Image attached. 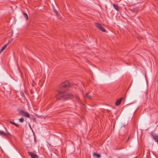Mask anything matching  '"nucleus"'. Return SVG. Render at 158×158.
I'll use <instances>...</instances> for the list:
<instances>
[{
	"label": "nucleus",
	"instance_id": "obj_3",
	"mask_svg": "<svg viewBox=\"0 0 158 158\" xmlns=\"http://www.w3.org/2000/svg\"><path fill=\"white\" fill-rule=\"evenodd\" d=\"M129 10L132 12L136 13L138 10V7L135 5H133L130 7Z\"/></svg>",
	"mask_w": 158,
	"mask_h": 158
},
{
	"label": "nucleus",
	"instance_id": "obj_14",
	"mask_svg": "<svg viewBox=\"0 0 158 158\" xmlns=\"http://www.w3.org/2000/svg\"><path fill=\"white\" fill-rule=\"evenodd\" d=\"M10 123H11V124H12L14 125H15L17 127H19V125L17 124H16V123H15L14 122H10Z\"/></svg>",
	"mask_w": 158,
	"mask_h": 158
},
{
	"label": "nucleus",
	"instance_id": "obj_10",
	"mask_svg": "<svg viewBox=\"0 0 158 158\" xmlns=\"http://www.w3.org/2000/svg\"><path fill=\"white\" fill-rule=\"evenodd\" d=\"M113 6L114 7V8L116 9L117 11H119L120 9L119 7L117 5H116L114 4H113Z\"/></svg>",
	"mask_w": 158,
	"mask_h": 158
},
{
	"label": "nucleus",
	"instance_id": "obj_7",
	"mask_svg": "<svg viewBox=\"0 0 158 158\" xmlns=\"http://www.w3.org/2000/svg\"><path fill=\"white\" fill-rule=\"evenodd\" d=\"M123 98V97H122L119 98L118 100H117L115 102V105L116 106H118L120 104Z\"/></svg>",
	"mask_w": 158,
	"mask_h": 158
},
{
	"label": "nucleus",
	"instance_id": "obj_11",
	"mask_svg": "<svg viewBox=\"0 0 158 158\" xmlns=\"http://www.w3.org/2000/svg\"><path fill=\"white\" fill-rule=\"evenodd\" d=\"M153 138L158 144V136L157 135H153Z\"/></svg>",
	"mask_w": 158,
	"mask_h": 158
},
{
	"label": "nucleus",
	"instance_id": "obj_6",
	"mask_svg": "<svg viewBox=\"0 0 158 158\" xmlns=\"http://www.w3.org/2000/svg\"><path fill=\"white\" fill-rule=\"evenodd\" d=\"M28 153L30 155L32 158H38L39 157L37 155L34 153L32 152H29Z\"/></svg>",
	"mask_w": 158,
	"mask_h": 158
},
{
	"label": "nucleus",
	"instance_id": "obj_5",
	"mask_svg": "<svg viewBox=\"0 0 158 158\" xmlns=\"http://www.w3.org/2000/svg\"><path fill=\"white\" fill-rule=\"evenodd\" d=\"M96 26L99 28L100 30L103 32H106V30L100 24L98 23H96L95 24Z\"/></svg>",
	"mask_w": 158,
	"mask_h": 158
},
{
	"label": "nucleus",
	"instance_id": "obj_1",
	"mask_svg": "<svg viewBox=\"0 0 158 158\" xmlns=\"http://www.w3.org/2000/svg\"><path fill=\"white\" fill-rule=\"evenodd\" d=\"M70 86V84L68 81H66L62 83L60 85V90L58 91V94L56 96V99H66L74 98L75 100L78 102H80L81 100L78 96L77 95H73L69 93H65V91Z\"/></svg>",
	"mask_w": 158,
	"mask_h": 158
},
{
	"label": "nucleus",
	"instance_id": "obj_15",
	"mask_svg": "<svg viewBox=\"0 0 158 158\" xmlns=\"http://www.w3.org/2000/svg\"><path fill=\"white\" fill-rule=\"evenodd\" d=\"M24 120L23 118H21L19 119V121L21 123H23L24 122Z\"/></svg>",
	"mask_w": 158,
	"mask_h": 158
},
{
	"label": "nucleus",
	"instance_id": "obj_12",
	"mask_svg": "<svg viewBox=\"0 0 158 158\" xmlns=\"http://www.w3.org/2000/svg\"><path fill=\"white\" fill-rule=\"evenodd\" d=\"M7 44H6L1 49L0 51V53L2 52L6 47L7 46Z\"/></svg>",
	"mask_w": 158,
	"mask_h": 158
},
{
	"label": "nucleus",
	"instance_id": "obj_9",
	"mask_svg": "<svg viewBox=\"0 0 158 158\" xmlns=\"http://www.w3.org/2000/svg\"><path fill=\"white\" fill-rule=\"evenodd\" d=\"M93 156L94 157H96L97 158H100L101 157V156L100 154H97L95 152L93 153Z\"/></svg>",
	"mask_w": 158,
	"mask_h": 158
},
{
	"label": "nucleus",
	"instance_id": "obj_2",
	"mask_svg": "<svg viewBox=\"0 0 158 158\" xmlns=\"http://www.w3.org/2000/svg\"><path fill=\"white\" fill-rule=\"evenodd\" d=\"M18 110L19 113L21 115L27 118L30 117V114L27 112H25L24 110H21L20 109H18Z\"/></svg>",
	"mask_w": 158,
	"mask_h": 158
},
{
	"label": "nucleus",
	"instance_id": "obj_17",
	"mask_svg": "<svg viewBox=\"0 0 158 158\" xmlns=\"http://www.w3.org/2000/svg\"><path fill=\"white\" fill-rule=\"evenodd\" d=\"M137 38H138V39H139V38H139V37H138V36H137Z\"/></svg>",
	"mask_w": 158,
	"mask_h": 158
},
{
	"label": "nucleus",
	"instance_id": "obj_13",
	"mask_svg": "<svg viewBox=\"0 0 158 158\" xmlns=\"http://www.w3.org/2000/svg\"><path fill=\"white\" fill-rule=\"evenodd\" d=\"M23 15L24 17L26 18V20H28V16L27 14L26 13H23Z\"/></svg>",
	"mask_w": 158,
	"mask_h": 158
},
{
	"label": "nucleus",
	"instance_id": "obj_16",
	"mask_svg": "<svg viewBox=\"0 0 158 158\" xmlns=\"http://www.w3.org/2000/svg\"><path fill=\"white\" fill-rule=\"evenodd\" d=\"M53 10H54V12H55L56 13L57 12H56V10L55 9H53Z\"/></svg>",
	"mask_w": 158,
	"mask_h": 158
},
{
	"label": "nucleus",
	"instance_id": "obj_4",
	"mask_svg": "<svg viewBox=\"0 0 158 158\" xmlns=\"http://www.w3.org/2000/svg\"><path fill=\"white\" fill-rule=\"evenodd\" d=\"M0 135L6 137H8L9 136L11 135L9 132H6V133L2 131H0Z\"/></svg>",
	"mask_w": 158,
	"mask_h": 158
},
{
	"label": "nucleus",
	"instance_id": "obj_8",
	"mask_svg": "<svg viewBox=\"0 0 158 158\" xmlns=\"http://www.w3.org/2000/svg\"><path fill=\"white\" fill-rule=\"evenodd\" d=\"M83 95L84 98H85V97H87L90 100H91L92 98L91 96L89 95L88 93L86 94H83Z\"/></svg>",
	"mask_w": 158,
	"mask_h": 158
}]
</instances>
